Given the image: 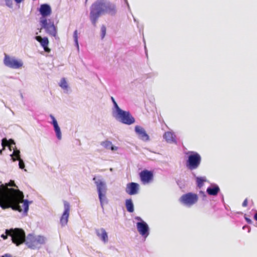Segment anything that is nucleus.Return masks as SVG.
<instances>
[{
	"mask_svg": "<svg viewBox=\"0 0 257 257\" xmlns=\"http://www.w3.org/2000/svg\"><path fill=\"white\" fill-rule=\"evenodd\" d=\"M24 195L22 191L13 188H7L6 191L0 193V206L3 209L11 208L14 210L21 212L23 210L20 203L23 200V214L27 215L29 205L32 201L24 199Z\"/></svg>",
	"mask_w": 257,
	"mask_h": 257,
	"instance_id": "f257e3e1",
	"label": "nucleus"
},
{
	"mask_svg": "<svg viewBox=\"0 0 257 257\" xmlns=\"http://www.w3.org/2000/svg\"><path fill=\"white\" fill-rule=\"evenodd\" d=\"M89 18L95 27L99 18L103 15L114 16L117 13L115 5L107 0H96L90 7Z\"/></svg>",
	"mask_w": 257,
	"mask_h": 257,
	"instance_id": "f03ea898",
	"label": "nucleus"
},
{
	"mask_svg": "<svg viewBox=\"0 0 257 257\" xmlns=\"http://www.w3.org/2000/svg\"><path fill=\"white\" fill-rule=\"evenodd\" d=\"M5 233L9 234L11 237L12 242L17 246L24 243L25 244L27 236L23 229L20 228L7 229L5 230Z\"/></svg>",
	"mask_w": 257,
	"mask_h": 257,
	"instance_id": "7ed1b4c3",
	"label": "nucleus"
},
{
	"mask_svg": "<svg viewBox=\"0 0 257 257\" xmlns=\"http://www.w3.org/2000/svg\"><path fill=\"white\" fill-rule=\"evenodd\" d=\"M47 240V238L44 236L29 233L27 236L25 244L32 249H39L46 243Z\"/></svg>",
	"mask_w": 257,
	"mask_h": 257,
	"instance_id": "20e7f679",
	"label": "nucleus"
},
{
	"mask_svg": "<svg viewBox=\"0 0 257 257\" xmlns=\"http://www.w3.org/2000/svg\"><path fill=\"white\" fill-rule=\"evenodd\" d=\"M184 153L187 156L186 167L191 171L197 169L201 164V156L197 152L194 151H188Z\"/></svg>",
	"mask_w": 257,
	"mask_h": 257,
	"instance_id": "39448f33",
	"label": "nucleus"
},
{
	"mask_svg": "<svg viewBox=\"0 0 257 257\" xmlns=\"http://www.w3.org/2000/svg\"><path fill=\"white\" fill-rule=\"evenodd\" d=\"M40 30L44 29L45 32L49 35L55 37L57 35V29L54 22L50 19H40Z\"/></svg>",
	"mask_w": 257,
	"mask_h": 257,
	"instance_id": "423d86ee",
	"label": "nucleus"
},
{
	"mask_svg": "<svg viewBox=\"0 0 257 257\" xmlns=\"http://www.w3.org/2000/svg\"><path fill=\"white\" fill-rule=\"evenodd\" d=\"M40 30L44 29L45 32L49 35L55 37L57 35V29L54 22L50 19H40Z\"/></svg>",
	"mask_w": 257,
	"mask_h": 257,
	"instance_id": "0eeeda50",
	"label": "nucleus"
},
{
	"mask_svg": "<svg viewBox=\"0 0 257 257\" xmlns=\"http://www.w3.org/2000/svg\"><path fill=\"white\" fill-rule=\"evenodd\" d=\"M113 116L119 122L125 124L131 125L135 122V118L130 111H125L121 109L116 112Z\"/></svg>",
	"mask_w": 257,
	"mask_h": 257,
	"instance_id": "6e6552de",
	"label": "nucleus"
},
{
	"mask_svg": "<svg viewBox=\"0 0 257 257\" xmlns=\"http://www.w3.org/2000/svg\"><path fill=\"white\" fill-rule=\"evenodd\" d=\"M135 219L138 221L136 223L138 232L145 239L150 234V228L148 224L140 216H136Z\"/></svg>",
	"mask_w": 257,
	"mask_h": 257,
	"instance_id": "1a4fd4ad",
	"label": "nucleus"
},
{
	"mask_svg": "<svg viewBox=\"0 0 257 257\" xmlns=\"http://www.w3.org/2000/svg\"><path fill=\"white\" fill-rule=\"evenodd\" d=\"M192 175L195 179L196 188L199 190L198 193L199 198L203 201L206 200L207 196L205 192L201 190L204 183L207 181L206 178L205 177H197L194 173H192Z\"/></svg>",
	"mask_w": 257,
	"mask_h": 257,
	"instance_id": "9d476101",
	"label": "nucleus"
},
{
	"mask_svg": "<svg viewBox=\"0 0 257 257\" xmlns=\"http://www.w3.org/2000/svg\"><path fill=\"white\" fill-rule=\"evenodd\" d=\"M4 63L5 66L12 69L20 68L23 65V62L21 60H17L15 57H10L7 54H5Z\"/></svg>",
	"mask_w": 257,
	"mask_h": 257,
	"instance_id": "9b49d317",
	"label": "nucleus"
},
{
	"mask_svg": "<svg viewBox=\"0 0 257 257\" xmlns=\"http://www.w3.org/2000/svg\"><path fill=\"white\" fill-rule=\"evenodd\" d=\"M199 196L192 193H188L183 195L180 198V201L184 204L191 206L197 202Z\"/></svg>",
	"mask_w": 257,
	"mask_h": 257,
	"instance_id": "f8f14e48",
	"label": "nucleus"
},
{
	"mask_svg": "<svg viewBox=\"0 0 257 257\" xmlns=\"http://www.w3.org/2000/svg\"><path fill=\"white\" fill-rule=\"evenodd\" d=\"M64 211L60 217V223L62 226H65L68 222V217L69 216V212L70 209V205L67 201H63Z\"/></svg>",
	"mask_w": 257,
	"mask_h": 257,
	"instance_id": "ddd939ff",
	"label": "nucleus"
},
{
	"mask_svg": "<svg viewBox=\"0 0 257 257\" xmlns=\"http://www.w3.org/2000/svg\"><path fill=\"white\" fill-rule=\"evenodd\" d=\"M140 177L142 183L144 185L152 182L154 177L153 172L147 170H144L140 173Z\"/></svg>",
	"mask_w": 257,
	"mask_h": 257,
	"instance_id": "4468645a",
	"label": "nucleus"
},
{
	"mask_svg": "<svg viewBox=\"0 0 257 257\" xmlns=\"http://www.w3.org/2000/svg\"><path fill=\"white\" fill-rule=\"evenodd\" d=\"M97 188L98 196L101 197V194L106 193L107 186L105 182L101 179H97L96 177L93 178Z\"/></svg>",
	"mask_w": 257,
	"mask_h": 257,
	"instance_id": "2eb2a0df",
	"label": "nucleus"
},
{
	"mask_svg": "<svg viewBox=\"0 0 257 257\" xmlns=\"http://www.w3.org/2000/svg\"><path fill=\"white\" fill-rule=\"evenodd\" d=\"M13 162L17 160L19 161V167L21 169H24L25 171L27 170L25 169V165L24 161L20 158V151L16 149L13 153L10 155Z\"/></svg>",
	"mask_w": 257,
	"mask_h": 257,
	"instance_id": "dca6fc26",
	"label": "nucleus"
},
{
	"mask_svg": "<svg viewBox=\"0 0 257 257\" xmlns=\"http://www.w3.org/2000/svg\"><path fill=\"white\" fill-rule=\"evenodd\" d=\"M135 131L140 139L145 142L149 141V136L143 127L139 125H136L135 127Z\"/></svg>",
	"mask_w": 257,
	"mask_h": 257,
	"instance_id": "f3484780",
	"label": "nucleus"
},
{
	"mask_svg": "<svg viewBox=\"0 0 257 257\" xmlns=\"http://www.w3.org/2000/svg\"><path fill=\"white\" fill-rule=\"evenodd\" d=\"M139 190V185L135 182L129 183L126 185L125 192L130 195L137 194Z\"/></svg>",
	"mask_w": 257,
	"mask_h": 257,
	"instance_id": "a211bd4d",
	"label": "nucleus"
},
{
	"mask_svg": "<svg viewBox=\"0 0 257 257\" xmlns=\"http://www.w3.org/2000/svg\"><path fill=\"white\" fill-rule=\"evenodd\" d=\"M39 11L41 15V17L40 18L43 19H46V17L49 16L52 12L51 7L47 4L41 5Z\"/></svg>",
	"mask_w": 257,
	"mask_h": 257,
	"instance_id": "6ab92c4d",
	"label": "nucleus"
},
{
	"mask_svg": "<svg viewBox=\"0 0 257 257\" xmlns=\"http://www.w3.org/2000/svg\"><path fill=\"white\" fill-rule=\"evenodd\" d=\"M35 39L40 42L41 46L46 52L49 53L50 52V49L48 47L49 40L47 37L42 38L40 36H37Z\"/></svg>",
	"mask_w": 257,
	"mask_h": 257,
	"instance_id": "aec40b11",
	"label": "nucleus"
},
{
	"mask_svg": "<svg viewBox=\"0 0 257 257\" xmlns=\"http://www.w3.org/2000/svg\"><path fill=\"white\" fill-rule=\"evenodd\" d=\"M95 233L99 238L104 243H106L108 241L107 233L103 228L95 229Z\"/></svg>",
	"mask_w": 257,
	"mask_h": 257,
	"instance_id": "412c9836",
	"label": "nucleus"
},
{
	"mask_svg": "<svg viewBox=\"0 0 257 257\" xmlns=\"http://www.w3.org/2000/svg\"><path fill=\"white\" fill-rule=\"evenodd\" d=\"M163 137L167 143H177L176 140L175 135L171 132H167L165 133Z\"/></svg>",
	"mask_w": 257,
	"mask_h": 257,
	"instance_id": "4be33fe9",
	"label": "nucleus"
},
{
	"mask_svg": "<svg viewBox=\"0 0 257 257\" xmlns=\"http://www.w3.org/2000/svg\"><path fill=\"white\" fill-rule=\"evenodd\" d=\"M100 145L106 149H110L111 151H116L118 147L113 146L112 143L109 141H105L101 142Z\"/></svg>",
	"mask_w": 257,
	"mask_h": 257,
	"instance_id": "5701e85b",
	"label": "nucleus"
},
{
	"mask_svg": "<svg viewBox=\"0 0 257 257\" xmlns=\"http://www.w3.org/2000/svg\"><path fill=\"white\" fill-rule=\"evenodd\" d=\"M125 207L128 212L132 213L134 211V206L132 200L131 199H126L125 200Z\"/></svg>",
	"mask_w": 257,
	"mask_h": 257,
	"instance_id": "b1692460",
	"label": "nucleus"
},
{
	"mask_svg": "<svg viewBox=\"0 0 257 257\" xmlns=\"http://www.w3.org/2000/svg\"><path fill=\"white\" fill-rule=\"evenodd\" d=\"M219 191V187L216 185H211L210 186V195H216Z\"/></svg>",
	"mask_w": 257,
	"mask_h": 257,
	"instance_id": "393cba45",
	"label": "nucleus"
},
{
	"mask_svg": "<svg viewBox=\"0 0 257 257\" xmlns=\"http://www.w3.org/2000/svg\"><path fill=\"white\" fill-rule=\"evenodd\" d=\"M111 100L113 105V108L112 110V114L113 115L114 114L116 113V112H118L119 110H120L121 108L118 106L114 98L112 96L111 97Z\"/></svg>",
	"mask_w": 257,
	"mask_h": 257,
	"instance_id": "a878e982",
	"label": "nucleus"
},
{
	"mask_svg": "<svg viewBox=\"0 0 257 257\" xmlns=\"http://www.w3.org/2000/svg\"><path fill=\"white\" fill-rule=\"evenodd\" d=\"M59 86L64 90H68V85L65 78H62L61 79Z\"/></svg>",
	"mask_w": 257,
	"mask_h": 257,
	"instance_id": "bb28decb",
	"label": "nucleus"
},
{
	"mask_svg": "<svg viewBox=\"0 0 257 257\" xmlns=\"http://www.w3.org/2000/svg\"><path fill=\"white\" fill-rule=\"evenodd\" d=\"M106 193H104V194H101V197H100V196H98L100 205L102 208H103V205L104 204H107L108 202L107 198L106 197Z\"/></svg>",
	"mask_w": 257,
	"mask_h": 257,
	"instance_id": "cd10ccee",
	"label": "nucleus"
},
{
	"mask_svg": "<svg viewBox=\"0 0 257 257\" xmlns=\"http://www.w3.org/2000/svg\"><path fill=\"white\" fill-rule=\"evenodd\" d=\"M73 38L74 41L75 43V46L77 47L78 49H79V44H78V33L77 30H76L73 33Z\"/></svg>",
	"mask_w": 257,
	"mask_h": 257,
	"instance_id": "c85d7f7f",
	"label": "nucleus"
},
{
	"mask_svg": "<svg viewBox=\"0 0 257 257\" xmlns=\"http://www.w3.org/2000/svg\"><path fill=\"white\" fill-rule=\"evenodd\" d=\"M55 133L56 134V136L58 140H61L62 139V134L61 132L60 128H58L54 130Z\"/></svg>",
	"mask_w": 257,
	"mask_h": 257,
	"instance_id": "c756f323",
	"label": "nucleus"
},
{
	"mask_svg": "<svg viewBox=\"0 0 257 257\" xmlns=\"http://www.w3.org/2000/svg\"><path fill=\"white\" fill-rule=\"evenodd\" d=\"M106 29L104 25H102L101 27V38L103 39L106 35Z\"/></svg>",
	"mask_w": 257,
	"mask_h": 257,
	"instance_id": "7c9ffc66",
	"label": "nucleus"
},
{
	"mask_svg": "<svg viewBox=\"0 0 257 257\" xmlns=\"http://www.w3.org/2000/svg\"><path fill=\"white\" fill-rule=\"evenodd\" d=\"M5 5L9 8H12L13 7V0H4Z\"/></svg>",
	"mask_w": 257,
	"mask_h": 257,
	"instance_id": "2f4dec72",
	"label": "nucleus"
},
{
	"mask_svg": "<svg viewBox=\"0 0 257 257\" xmlns=\"http://www.w3.org/2000/svg\"><path fill=\"white\" fill-rule=\"evenodd\" d=\"M177 183L178 185L180 187V188H183L184 187V182L182 180H178L177 181Z\"/></svg>",
	"mask_w": 257,
	"mask_h": 257,
	"instance_id": "473e14b6",
	"label": "nucleus"
},
{
	"mask_svg": "<svg viewBox=\"0 0 257 257\" xmlns=\"http://www.w3.org/2000/svg\"><path fill=\"white\" fill-rule=\"evenodd\" d=\"M49 116H50V117L51 118V119L52 120V121L50 122V123L53 124L54 123L57 122V120L56 119L55 117L52 114H50Z\"/></svg>",
	"mask_w": 257,
	"mask_h": 257,
	"instance_id": "72a5a7b5",
	"label": "nucleus"
},
{
	"mask_svg": "<svg viewBox=\"0 0 257 257\" xmlns=\"http://www.w3.org/2000/svg\"><path fill=\"white\" fill-rule=\"evenodd\" d=\"M8 186H10V187H17V186H16V185L15 184V182L13 180H11L8 184Z\"/></svg>",
	"mask_w": 257,
	"mask_h": 257,
	"instance_id": "f704fd0d",
	"label": "nucleus"
},
{
	"mask_svg": "<svg viewBox=\"0 0 257 257\" xmlns=\"http://www.w3.org/2000/svg\"><path fill=\"white\" fill-rule=\"evenodd\" d=\"M247 204H248V200H247V199H246H246L243 201V203H242V206L243 207H246V206H247Z\"/></svg>",
	"mask_w": 257,
	"mask_h": 257,
	"instance_id": "c9c22d12",
	"label": "nucleus"
},
{
	"mask_svg": "<svg viewBox=\"0 0 257 257\" xmlns=\"http://www.w3.org/2000/svg\"><path fill=\"white\" fill-rule=\"evenodd\" d=\"M52 124L53 126L54 130L60 127L59 125H58V122H56V123H54Z\"/></svg>",
	"mask_w": 257,
	"mask_h": 257,
	"instance_id": "e433bc0d",
	"label": "nucleus"
},
{
	"mask_svg": "<svg viewBox=\"0 0 257 257\" xmlns=\"http://www.w3.org/2000/svg\"><path fill=\"white\" fill-rule=\"evenodd\" d=\"M9 235V234H7L6 233V234H2L1 237L3 238L4 239H6L8 238V236Z\"/></svg>",
	"mask_w": 257,
	"mask_h": 257,
	"instance_id": "4c0bfd02",
	"label": "nucleus"
},
{
	"mask_svg": "<svg viewBox=\"0 0 257 257\" xmlns=\"http://www.w3.org/2000/svg\"><path fill=\"white\" fill-rule=\"evenodd\" d=\"M7 143V140L6 138H4L2 140V145L3 146L4 143Z\"/></svg>",
	"mask_w": 257,
	"mask_h": 257,
	"instance_id": "58836bf2",
	"label": "nucleus"
},
{
	"mask_svg": "<svg viewBox=\"0 0 257 257\" xmlns=\"http://www.w3.org/2000/svg\"><path fill=\"white\" fill-rule=\"evenodd\" d=\"M133 19H134V21L137 23V27L138 28H139V22L133 16Z\"/></svg>",
	"mask_w": 257,
	"mask_h": 257,
	"instance_id": "ea45409f",
	"label": "nucleus"
},
{
	"mask_svg": "<svg viewBox=\"0 0 257 257\" xmlns=\"http://www.w3.org/2000/svg\"><path fill=\"white\" fill-rule=\"evenodd\" d=\"M124 1L125 2V3H126V5H127V7L128 8V9L129 11H131V9H130V6H129V4L127 2V0H124Z\"/></svg>",
	"mask_w": 257,
	"mask_h": 257,
	"instance_id": "a19ab883",
	"label": "nucleus"
},
{
	"mask_svg": "<svg viewBox=\"0 0 257 257\" xmlns=\"http://www.w3.org/2000/svg\"><path fill=\"white\" fill-rule=\"evenodd\" d=\"M145 50L146 57L148 58V51L146 45H145Z\"/></svg>",
	"mask_w": 257,
	"mask_h": 257,
	"instance_id": "79ce46f5",
	"label": "nucleus"
},
{
	"mask_svg": "<svg viewBox=\"0 0 257 257\" xmlns=\"http://www.w3.org/2000/svg\"><path fill=\"white\" fill-rule=\"evenodd\" d=\"M3 257H12V255L10 254L7 253L3 255Z\"/></svg>",
	"mask_w": 257,
	"mask_h": 257,
	"instance_id": "37998d69",
	"label": "nucleus"
},
{
	"mask_svg": "<svg viewBox=\"0 0 257 257\" xmlns=\"http://www.w3.org/2000/svg\"><path fill=\"white\" fill-rule=\"evenodd\" d=\"M15 1V2L17 3V4H20V3H21L23 0H14Z\"/></svg>",
	"mask_w": 257,
	"mask_h": 257,
	"instance_id": "c03bdc74",
	"label": "nucleus"
},
{
	"mask_svg": "<svg viewBox=\"0 0 257 257\" xmlns=\"http://www.w3.org/2000/svg\"><path fill=\"white\" fill-rule=\"evenodd\" d=\"M254 219L257 221V212L254 214Z\"/></svg>",
	"mask_w": 257,
	"mask_h": 257,
	"instance_id": "a18cd8bd",
	"label": "nucleus"
},
{
	"mask_svg": "<svg viewBox=\"0 0 257 257\" xmlns=\"http://www.w3.org/2000/svg\"><path fill=\"white\" fill-rule=\"evenodd\" d=\"M206 193L209 195V187H208L206 190Z\"/></svg>",
	"mask_w": 257,
	"mask_h": 257,
	"instance_id": "49530a36",
	"label": "nucleus"
},
{
	"mask_svg": "<svg viewBox=\"0 0 257 257\" xmlns=\"http://www.w3.org/2000/svg\"><path fill=\"white\" fill-rule=\"evenodd\" d=\"M153 74L154 76H157L158 75V73L157 72L153 73Z\"/></svg>",
	"mask_w": 257,
	"mask_h": 257,
	"instance_id": "de8ad7c7",
	"label": "nucleus"
},
{
	"mask_svg": "<svg viewBox=\"0 0 257 257\" xmlns=\"http://www.w3.org/2000/svg\"><path fill=\"white\" fill-rule=\"evenodd\" d=\"M11 141L13 142L12 144H13V145L15 144V142H14V141L13 140H11Z\"/></svg>",
	"mask_w": 257,
	"mask_h": 257,
	"instance_id": "09e8293b",
	"label": "nucleus"
},
{
	"mask_svg": "<svg viewBox=\"0 0 257 257\" xmlns=\"http://www.w3.org/2000/svg\"><path fill=\"white\" fill-rule=\"evenodd\" d=\"M11 111L13 114H14V112L11 110Z\"/></svg>",
	"mask_w": 257,
	"mask_h": 257,
	"instance_id": "8fccbe9b",
	"label": "nucleus"
},
{
	"mask_svg": "<svg viewBox=\"0 0 257 257\" xmlns=\"http://www.w3.org/2000/svg\"><path fill=\"white\" fill-rule=\"evenodd\" d=\"M110 171H112V168H110Z\"/></svg>",
	"mask_w": 257,
	"mask_h": 257,
	"instance_id": "3c124183",
	"label": "nucleus"
},
{
	"mask_svg": "<svg viewBox=\"0 0 257 257\" xmlns=\"http://www.w3.org/2000/svg\"><path fill=\"white\" fill-rule=\"evenodd\" d=\"M87 1V0H86V2Z\"/></svg>",
	"mask_w": 257,
	"mask_h": 257,
	"instance_id": "603ef678",
	"label": "nucleus"
}]
</instances>
